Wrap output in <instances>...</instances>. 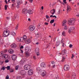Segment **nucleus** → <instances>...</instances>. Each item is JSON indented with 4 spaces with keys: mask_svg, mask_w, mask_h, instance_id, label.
Instances as JSON below:
<instances>
[{
    "mask_svg": "<svg viewBox=\"0 0 79 79\" xmlns=\"http://www.w3.org/2000/svg\"><path fill=\"white\" fill-rule=\"evenodd\" d=\"M76 21V18H73L69 20L68 24L69 25H73Z\"/></svg>",
    "mask_w": 79,
    "mask_h": 79,
    "instance_id": "1",
    "label": "nucleus"
},
{
    "mask_svg": "<svg viewBox=\"0 0 79 79\" xmlns=\"http://www.w3.org/2000/svg\"><path fill=\"white\" fill-rule=\"evenodd\" d=\"M9 35H10V32L8 31V30H5L3 34V36L5 37H8Z\"/></svg>",
    "mask_w": 79,
    "mask_h": 79,
    "instance_id": "2",
    "label": "nucleus"
},
{
    "mask_svg": "<svg viewBox=\"0 0 79 79\" xmlns=\"http://www.w3.org/2000/svg\"><path fill=\"white\" fill-rule=\"evenodd\" d=\"M70 69L69 65H65L64 66V71H69Z\"/></svg>",
    "mask_w": 79,
    "mask_h": 79,
    "instance_id": "3",
    "label": "nucleus"
},
{
    "mask_svg": "<svg viewBox=\"0 0 79 79\" xmlns=\"http://www.w3.org/2000/svg\"><path fill=\"white\" fill-rule=\"evenodd\" d=\"M24 68L25 70H29L31 68V66L29 65H26L24 66Z\"/></svg>",
    "mask_w": 79,
    "mask_h": 79,
    "instance_id": "4",
    "label": "nucleus"
},
{
    "mask_svg": "<svg viewBox=\"0 0 79 79\" xmlns=\"http://www.w3.org/2000/svg\"><path fill=\"white\" fill-rule=\"evenodd\" d=\"M20 74L22 76H25L26 74V72L24 70H22L20 71Z\"/></svg>",
    "mask_w": 79,
    "mask_h": 79,
    "instance_id": "5",
    "label": "nucleus"
},
{
    "mask_svg": "<svg viewBox=\"0 0 79 79\" xmlns=\"http://www.w3.org/2000/svg\"><path fill=\"white\" fill-rule=\"evenodd\" d=\"M35 30V27L34 26H31L29 27V30L31 32H32Z\"/></svg>",
    "mask_w": 79,
    "mask_h": 79,
    "instance_id": "6",
    "label": "nucleus"
},
{
    "mask_svg": "<svg viewBox=\"0 0 79 79\" xmlns=\"http://www.w3.org/2000/svg\"><path fill=\"white\" fill-rule=\"evenodd\" d=\"M22 12L23 14L26 15L28 13V10L27 9L24 8L22 10Z\"/></svg>",
    "mask_w": 79,
    "mask_h": 79,
    "instance_id": "7",
    "label": "nucleus"
},
{
    "mask_svg": "<svg viewBox=\"0 0 79 79\" xmlns=\"http://www.w3.org/2000/svg\"><path fill=\"white\" fill-rule=\"evenodd\" d=\"M25 52H30L31 50V48L29 47H27L25 48Z\"/></svg>",
    "mask_w": 79,
    "mask_h": 79,
    "instance_id": "8",
    "label": "nucleus"
},
{
    "mask_svg": "<svg viewBox=\"0 0 79 79\" xmlns=\"http://www.w3.org/2000/svg\"><path fill=\"white\" fill-rule=\"evenodd\" d=\"M16 58H17V56L15 54H13L12 56V59L13 61H15L16 60Z\"/></svg>",
    "mask_w": 79,
    "mask_h": 79,
    "instance_id": "9",
    "label": "nucleus"
},
{
    "mask_svg": "<svg viewBox=\"0 0 79 79\" xmlns=\"http://www.w3.org/2000/svg\"><path fill=\"white\" fill-rule=\"evenodd\" d=\"M39 52V48H36L35 49V53H36V55L37 56H39L40 55Z\"/></svg>",
    "mask_w": 79,
    "mask_h": 79,
    "instance_id": "10",
    "label": "nucleus"
},
{
    "mask_svg": "<svg viewBox=\"0 0 79 79\" xmlns=\"http://www.w3.org/2000/svg\"><path fill=\"white\" fill-rule=\"evenodd\" d=\"M28 74L29 76H31L32 74H33V71L32 70H29L28 71Z\"/></svg>",
    "mask_w": 79,
    "mask_h": 79,
    "instance_id": "11",
    "label": "nucleus"
},
{
    "mask_svg": "<svg viewBox=\"0 0 79 79\" xmlns=\"http://www.w3.org/2000/svg\"><path fill=\"white\" fill-rule=\"evenodd\" d=\"M28 13L31 15L33 13V10L32 9H29V10H28Z\"/></svg>",
    "mask_w": 79,
    "mask_h": 79,
    "instance_id": "12",
    "label": "nucleus"
},
{
    "mask_svg": "<svg viewBox=\"0 0 79 79\" xmlns=\"http://www.w3.org/2000/svg\"><path fill=\"white\" fill-rule=\"evenodd\" d=\"M16 40L18 42H23V37H21V38L18 37L17 38Z\"/></svg>",
    "mask_w": 79,
    "mask_h": 79,
    "instance_id": "13",
    "label": "nucleus"
},
{
    "mask_svg": "<svg viewBox=\"0 0 79 79\" xmlns=\"http://www.w3.org/2000/svg\"><path fill=\"white\" fill-rule=\"evenodd\" d=\"M26 39H27V37L26 35H24L23 36V37H22V42L26 41Z\"/></svg>",
    "mask_w": 79,
    "mask_h": 79,
    "instance_id": "14",
    "label": "nucleus"
},
{
    "mask_svg": "<svg viewBox=\"0 0 79 79\" xmlns=\"http://www.w3.org/2000/svg\"><path fill=\"white\" fill-rule=\"evenodd\" d=\"M73 30H74V27H71L69 29V33H70V32H71Z\"/></svg>",
    "mask_w": 79,
    "mask_h": 79,
    "instance_id": "15",
    "label": "nucleus"
},
{
    "mask_svg": "<svg viewBox=\"0 0 79 79\" xmlns=\"http://www.w3.org/2000/svg\"><path fill=\"white\" fill-rule=\"evenodd\" d=\"M66 53V50L64 49V50H63L62 51L61 54L63 55V56H64V55H65V56H66V55L65 54Z\"/></svg>",
    "mask_w": 79,
    "mask_h": 79,
    "instance_id": "16",
    "label": "nucleus"
},
{
    "mask_svg": "<svg viewBox=\"0 0 79 79\" xmlns=\"http://www.w3.org/2000/svg\"><path fill=\"white\" fill-rule=\"evenodd\" d=\"M67 22V21L66 20H64L62 22V26H66Z\"/></svg>",
    "mask_w": 79,
    "mask_h": 79,
    "instance_id": "17",
    "label": "nucleus"
},
{
    "mask_svg": "<svg viewBox=\"0 0 79 79\" xmlns=\"http://www.w3.org/2000/svg\"><path fill=\"white\" fill-rule=\"evenodd\" d=\"M67 13L68 12V11H70L71 10V7L70 6L68 5L67 7Z\"/></svg>",
    "mask_w": 79,
    "mask_h": 79,
    "instance_id": "18",
    "label": "nucleus"
},
{
    "mask_svg": "<svg viewBox=\"0 0 79 79\" xmlns=\"http://www.w3.org/2000/svg\"><path fill=\"white\" fill-rule=\"evenodd\" d=\"M17 46L15 43H14L10 46V47H11V48H16Z\"/></svg>",
    "mask_w": 79,
    "mask_h": 79,
    "instance_id": "19",
    "label": "nucleus"
},
{
    "mask_svg": "<svg viewBox=\"0 0 79 79\" xmlns=\"http://www.w3.org/2000/svg\"><path fill=\"white\" fill-rule=\"evenodd\" d=\"M31 39H27L25 41V42L26 44H30V43L31 42Z\"/></svg>",
    "mask_w": 79,
    "mask_h": 79,
    "instance_id": "20",
    "label": "nucleus"
},
{
    "mask_svg": "<svg viewBox=\"0 0 79 79\" xmlns=\"http://www.w3.org/2000/svg\"><path fill=\"white\" fill-rule=\"evenodd\" d=\"M8 52L9 53H10L11 54H12V53L14 52V51L12 49H10L8 50Z\"/></svg>",
    "mask_w": 79,
    "mask_h": 79,
    "instance_id": "21",
    "label": "nucleus"
},
{
    "mask_svg": "<svg viewBox=\"0 0 79 79\" xmlns=\"http://www.w3.org/2000/svg\"><path fill=\"white\" fill-rule=\"evenodd\" d=\"M41 66L42 68H45V64L44 62H43L41 64Z\"/></svg>",
    "mask_w": 79,
    "mask_h": 79,
    "instance_id": "22",
    "label": "nucleus"
},
{
    "mask_svg": "<svg viewBox=\"0 0 79 79\" xmlns=\"http://www.w3.org/2000/svg\"><path fill=\"white\" fill-rule=\"evenodd\" d=\"M66 56H67V55H66V56H63V58L62 60V62H63L65 61V57H66Z\"/></svg>",
    "mask_w": 79,
    "mask_h": 79,
    "instance_id": "23",
    "label": "nucleus"
},
{
    "mask_svg": "<svg viewBox=\"0 0 79 79\" xmlns=\"http://www.w3.org/2000/svg\"><path fill=\"white\" fill-rule=\"evenodd\" d=\"M50 13L52 14V15H54V14L55 13V10L54 9L52 10H51Z\"/></svg>",
    "mask_w": 79,
    "mask_h": 79,
    "instance_id": "24",
    "label": "nucleus"
},
{
    "mask_svg": "<svg viewBox=\"0 0 79 79\" xmlns=\"http://www.w3.org/2000/svg\"><path fill=\"white\" fill-rule=\"evenodd\" d=\"M17 2L18 5H20V4L22 3V0H18Z\"/></svg>",
    "mask_w": 79,
    "mask_h": 79,
    "instance_id": "25",
    "label": "nucleus"
},
{
    "mask_svg": "<svg viewBox=\"0 0 79 79\" xmlns=\"http://www.w3.org/2000/svg\"><path fill=\"white\" fill-rule=\"evenodd\" d=\"M41 36V34L40 33H38L37 34H36V37H39Z\"/></svg>",
    "mask_w": 79,
    "mask_h": 79,
    "instance_id": "26",
    "label": "nucleus"
},
{
    "mask_svg": "<svg viewBox=\"0 0 79 79\" xmlns=\"http://www.w3.org/2000/svg\"><path fill=\"white\" fill-rule=\"evenodd\" d=\"M45 75H46V72H45V71H44L42 72V77H44Z\"/></svg>",
    "mask_w": 79,
    "mask_h": 79,
    "instance_id": "27",
    "label": "nucleus"
},
{
    "mask_svg": "<svg viewBox=\"0 0 79 79\" xmlns=\"http://www.w3.org/2000/svg\"><path fill=\"white\" fill-rule=\"evenodd\" d=\"M8 56L7 54H5L2 57L3 58H4L5 59H6L8 57Z\"/></svg>",
    "mask_w": 79,
    "mask_h": 79,
    "instance_id": "28",
    "label": "nucleus"
},
{
    "mask_svg": "<svg viewBox=\"0 0 79 79\" xmlns=\"http://www.w3.org/2000/svg\"><path fill=\"white\" fill-rule=\"evenodd\" d=\"M24 62H25L24 60H21L20 62V63L21 64H24Z\"/></svg>",
    "mask_w": 79,
    "mask_h": 79,
    "instance_id": "29",
    "label": "nucleus"
},
{
    "mask_svg": "<svg viewBox=\"0 0 79 79\" xmlns=\"http://www.w3.org/2000/svg\"><path fill=\"white\" fill-rule=\"evenodd\" d=\"M56 47H58V46H59V45H60V42H59V41H57L56 43Z\"/></svg>",
    "mask_w": 79,
    "mask_h": 79,
    "instance_id": "30",
    "label": "nucleus"
},
{
    "mask_svg": "<svg viewBox=\"0 0 79 79\" xmlns=\"http://www.w3.org/2000/svg\"><path fill=\"white\" fill-rule=\"evenodd\" d=\"M25 54L27 56H29V53L28 52H25Z\"/></svg>",
    "mask_w": 79,
    "mask_h": 79,
    "instance_id": "31",
    "label": "nucleus"
},
{
    "mask_svg": "<svg viewBox=\"0 0 79 79\" xmlns=\"http://www.w3.org/2000/svg\"><path fill=\"white\" fill-rule=\"evenodd\" d=\"M76 75L75 73H73L72 74V77H73L74 78H75L76 77Z\"/></svg>",
    "mask_w": 79,
    "mask_h": 79,
    "instance_id": "32",
    "label": "nucleus"
},
{
    "mask_svg": "<svg viewBox=\"0 0 79 79\" xmlns=\"http://www.w3.org/2000/svg\"><path fill=\"white\" fill-rule=\"evenodd\" d=\"M0 43L1 44H3V40L2 39H1L0 40Z\"/></svg>",
    "mask_w": 79,
    "mask_h": 79,
    "instance_id": "33",
    "label": "nucleus"
},
{
    "mask_svg": "<svg viewBox=\"0 0 79 79\" xmlns=\"http://www.w3.org/2000/svg\"><path fill=\"white\" fill-rule=\"evenodd\" d=\"M15 2H13V4H12V7L13 8H14V7H15Z\"/></svg>",
    "mask_w": 79,
    "mask_h": 79,
    "instance_id": "34",
    "label": "nucleus"
},
{
    "mask_svg": "<svg viewBox=\"0 0 79 79\" xmlns=\"http://www.w3.org/2000/svg\"><path fill=\"white\" fill-rule=\"evenodd\" d=\"M11 34L12 35H16V33L14 31H12L11 32Z\"/></svg>",
    "mask_w": 79,
    "mask_h": 79,
    "instance_id": "35",
    "label": "nucleus"
},
{
    "mask_svg": "<svg viewBox=\"0 0 79 79\" xmlns=\"http://www.w3.org/2000/svg\"><path fill=\"white\" fill-rule=\"evenodd\" d=\"M55 22V19H53L52 20H51L50 22V23L52 24V23H53Z\"/></svg>",
    "mask_w": 79,
    "mask_h": 79,
    "instance_id": "36",
    "label": "nucleus"
},
{
    "mask_svg": "<svg viewBox=\"0 0 79 79\" xmlns=\"http://www.w3.org/2000/svg\"><path fill=\"white\" fill-rule=\"evenodd\" d=\"M3 52L2 51L0 52V57H1L3 56Z\"/></svg>",
    "mask_w": 79,
    "mask_h": 79,
    "instance_id": "37",
    "label": "nucleus"
},
{
    "mask_svg": "<svg viewBox=\"0 0 79 79\" xmlns=\"http://www.w3.org/2000/svg\"><path fill=\"white\" fill-rule=\"evenodd\" d=\"M19 68V66L17 65L15 67V69H16V70H18V69Z\"/></svg>",
    "mask_w": 79,
    "mask_h": 79,
    "instance_id": "38",
    "label": "nucleus"
},
{
    "mask_svg": "<svg viewBox=\"0 0 79 79\" xmlns=\"http://www.w3.org/2000/svg\"><path fill=\"white\" fill-rule=\"evenodd\" d=\"M6 68L7 69V70H10V66H8L7 67H6Z\"/></svg>",
    "mask_w": 79,
    "mask_h": 79,
    "instance_id": "39",
    "label": "nucleus"
},
{
    "mask_svg": "<svg viewBox=\"0 0 79 79\" xmlns=\"http://www.w3.org/2000/svg\"><path fill=\"white\" fill-rule=\"evenodd\" d=\"M10 73H13L14 72V70L13 69H10Z\"/></svg>",
    "mask_w": 79,
    "mask_h": 79,
    "instance_id": "40",
    "label": "nucleus"
},
{
    "mask_svg": "<svg viewBox=\"0 0 79 79\" xmlns=\"http://www.w3.org/2000/svg\"><path fill=\"white\" fill-rule=\"evenodd\" d=\"M7 7H8V5H5V10H7Z\"/></svg>",
    "mask_w": 79,
    "mask_h": 79,
    "instance_id": "41",
    "label": "nucleus"
},
{
    "mask_svg": "<svg viewBox=\"0 0 79 79\" xmlns=\"http://www.w3.org/2000/svg\"><path fill=\"white\" fill-rule=\"evenodd\" d=\"M62 34L63 36H65V31L63 32Z\"/></svg>",
    "mask_w": 79,
    "mask_h": 79,
    "instance_id": "42",
    "label": "nucleus"
},
{
    "mask_svg": "<svg viewBox=\"0 0 79 79\" xmlns=\"http://www.w3.org/2000/svg\"><path fill=\"white\" fill-rule=\"evenodd\" d=\"M64 29L65 30H67V29H68V28H67V26L65 25L64 27Z\"/></svg>",
    "mask_w": 79,
    "mask_h": 79,
    "instance_id": "43",
    "label": "nucleus"
},
{
    "mask_svg": "<svg viewBox=\"0 0 79 79\" xmlns=\"http://www.w3.org/2000/svg\"><path fill=\"white\" fill-rule=\"evenodd\" d=\"M53 44V43L52 42V40L51 41L50 43H49L48 44L49 45H52Z\"/></svg>",
    "mask_w": 79,
    "mask_h": 79,
    "instance_id": "44",
    "label": "nucleus"
},
{
    "mask_svg": "<svg viewBox=\"0 0 79 79\" xmlns=\"http://www.w3.org/2000/svg\"><path fill=\"white\" fill-rule=\"evenodd\" d=\"M46 17L47 19H48L49 18L50 19V17H49V16L48 15H46Z\"/></svg>",
    "mask_w": 79,
    "mask_h": 79,
    "instance_id": "45",
    "label": "nucleus"
},
{
    "mask_svg": "<svg viewBox=\"0 0 79 79\" xmlns=\"http://www.w3.org/2000/svg\"><path fill=\"white\" fill-rule=\"evenodd\" d=\"M61 44H63V43H64V40H63V39H62L61 41Z\"/></svg>",
    "mask_w": 79,
    "mask_h": 79,
    "instance_id": "46",
    "label": "nucleus"
},
{
    "mask_svg": "<svg viewBox=\"0 0 79 79\" xmlns=\"http://www.w3.org/2000/svg\"><path fill=\"white\" fill-rule=\"evenodd\" d=\"M7 49H5L3 51V52H4V53H6V52H7Z\"/></svg>",
    "mask_w": 79,
    "mask_h": 79,
    "instance_id": "47",
    "label": "nucleus"
},
{
    "mask_svg": "<svg viewBox=\"0 0 79 79\" xmlns=\"http://www.w3.org/2000/svg\"><path fill=\"white\" fill-rule=\"evenodd\" d=\"M5 63H8V62H9V60H5Z\"/></svg>",
    "mask_w": 79,
    "mask_h": 79,
    "instance_id": "48",
    "label": "nucleus"
},
{
    "mask_svg": "<svg viewBox=\"0 0 79 79\" xmlns=\"http://www.w3.org/2000/svg\"><path fill=\"white\" fill-rule=\"evenodd\" d=\"M18 25H17L16 27H15V29L16 30H18Z\"/></svg>",
    "mask_w": 79,
    "mask_h": 79,
    "instance_id": "49",
    "label": "nucleus"
},
{
    "mask_svg": "<svg viewBox=\"0 0 79 79\" xmlns=\"http://www.w3.org/2000/svg\"><path fill=\"white\" fill-rule=\"evenodd\" d=\"M5 70V68L4 67H3L2 68H1V71H2V70Z\"/></svg>",
    "mask_w": 79,
    "mask_h": 79,
    "instance_id": "50",
    "label": "nucleus"
},
{
    "mask_svg": "<svg viewBox=\"0 0 79 79\" xmlns=\"http://www.w3.org/2000/svg\"><path fill=\"white\" fill-rule=\"evenodd\" d=\"M69 48H71L72 47H73V45L70 44L69 45Z\"/></svg>",
    "mask_w": 79,
    "mask_h": 79,
    "instance_id": "51",
    "label": "nucleus"
},
{
    "mask_svg": "<svg viewBox=\"0 0 79 79\" xmlns=\"http://www.w3.org/2000/svg\"><path fill=\"white\" fill-rule=\"evenodd\" d=\"M66 0H63V2L64 3H65V4L67 3V2H66Z\"/></svg>",
    "mask_w": 79,
    "mask_h": 79,
    "instance_id": "52",
    "label": "nucleus"
},
{
    "mask_svg": "<svg viewBox=\"0 0 79 79\" xmlns=\"http://www.w3.org/2000/svg\"><path fill=\"white\" fill-rule=\"evenodd\" d=\"M44 24H45V25L46 26H47V25H48V23H47V22H45V23H44Z\"/></svg>",
    "mask_w": 79,
    "mask_h": 79,
    "instance_id": "53",
    "label": "nucleus"
},
{
    "mask_svg": "<svg viewBox=\"0 0 79 79\" xmlns=\"http://www.w3.org/2000/svg\"><path fill=\"white\" fill-rule=\"evenodd\" d=\"M12 3H16V1L15 0H11Z\"/></svg>",
    "mask_w": 79,
    "mask_h": 79,
    "instance_id": "54",
    "label": "nucleus"
},
{
    "mask_svg": "<svg viewBox=\"0 0 79 79\" xmlns=\"http://www.w3.org/2000/svg\"><path fill=\"white\" fill-rule=\"evenodd\" d=\"M9 79V76H8V75H7V76L6 77V79Z\"/></svg>",
    "mask_w": 79,
    "mask_h": 79,
    "instance_id": "55",
    "label": "nucleus"
},
{
    "mask_svg": "<svg viewBox=\"0 0 79 79\" xmlns=\"http://www.w3.org/2000/svg\"><path fill=\"white\" fill-rule=\"evenodd\" d=\"M17 8H19V4H17Z\"/></svg>",
    "mask_w": 79,
    "mask_h": 79,
    "instance_id": "56",
    "label": "nucleus"
},
{
    "mask_svg": "<svg viewBox=\"0 0 79 79\" xmlns=\"http://www.w3.org/2000/svg\"><path fill=\"white\" fill-rule=\"evenodd\" d=\"M30 3H32L33 2V0H28Z\"/></svg>",
    "mask_w": 79,
    "mask_h": 79,
    "instance_id": "57",
    "label": "nucleus"
},
{
    "mask_svg": "<svg viewBox=\"0 0 79 79\" xmlns=\"http://www.w3.org/2000/svg\"><path fill=\"white\" fill-rule=\"evenodd\" d=\"M20 51L21 53H23V50H22V49H20Z\"/></svg>",
    "mask_w": 79,
    "mask_h": 79,
    "instance_id": "58",
    "label": "nucleus"
},
{
    "mask_svg": "<svg viewBox=\"0 0 79 79\" xmlns=\"http://www.w3.org/2000/svg\"><path fill=\"white\" fill-rule=\"evenodd\" d=\"M5 3H6V4H8V2H7V0H5Z\"/></svg>",
    "mask_w": 79,
    "mask_h": 79,
    "instance_id": "59",
    "label": "nucleus"
},
{
    "mask_svg": "<svg viewBox=\"0 0 79 79\" xmlns=\"http://www.w3.org/2000/svg\"><path fill=\"white\" fill-rule=\"evenodd\" d=\"M72 56L71 58L72 59H73V57H74V55L73 54L72 55Z\"/></svg>",
    "mask_w": 79,
    "mask_h": 79,
    "instance_id": "60",
    "label": "nucleus"
},
{
    "mask_svg": "<svg viewBox=\"0 0 79 79\" xmlns=\"http://www.w3.org/2000/svg\"><path fill=\"white\" fill-rule=\"evenodd\" d=\"M37 71H40V68L39 67L37 68Z\"/></svg>",
    "mask_w": 79,
    "mask_h": 79,
    "instance_id": "61",
    "label": "nucleus"
},
{
    "mask_svg": "<svg viewBox=\"0 0 79 79\" xmlns=\"http://www.w3.org/2000/svg\"><path fill=\"white\" fill-rule=\"evenodd\" d=\"M62 45V47H64V46L65 45V44L63 43Z\"/></svg>",
    "mask_w": 79,
    "mask_h": 79,
    "instance_id": "62",
    "label": "nucleus"
},
{
    "mask_svg": "<svg viewBox=\"0 0 79 79\" xmlns=\"http://www.w3.org/2000/svg\"><path fill=\"white\" fill-rule=\"evenodd\" d=\"M4 62V61H1V62H0V64H3V63Z\"/></svg>",
    "mask_w": 79,
    "mask_h": 79,
    "instance_id": "63",
    "label": "nucleus"
},
{
    "mask_svg": "<svg viewBox=\"0 0 79 79\" xmlns=\"http://www.w3.org/2000/svg\"><path fill=\"white\" fill-rule=\"evenodd\" d=\"M39 42H37L35 44L36 45H39Z\"/></svg>",
    "mask_w": 79,
    "mask_h": 79,
    "instance_id": "64",
    "label": "nucleus"
}]
</instances>
